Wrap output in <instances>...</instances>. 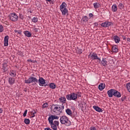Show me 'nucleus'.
<instances>
[{
    "instance_id": "f257e3e1",
    "label": "nucleus",
    "mask_w": 130,
    "mask_h": 130,
    "mask_svg": "<svg viewBox=\"0 0 130 130\" xmlns=\"http://www.w3.org/2000/svg\"><path fill=\"white\" fill-rule=\"evenodd\" d=\"M25 84H31V83H34V85H36L37 83H39V86L43 87V85H45V79H44L43 77H39V79L34 77H29L27 80H24Z\"/></svg>"
},
{
    "instance_id": "f03ea898",
    "label": "nucleus",
    "mask_w": 130,
    "mask_h": 130,
    "mask_svg": "<svg viewBox=\"0 0 130 130\" xmlns=\"http://www.w3.org/2000/svg\"><path fill=\"white\" fill-rule=\"evenodd\" d=\"M59 117L55 115H51L49 117L48 120L51 126V128L53 130H57V126L59 125V122L54 119H59ZM53 120H54L53 121Z\"/></svg>"
},
{
    "instance_id": "7ed1b4c3",
    "label": "nucleus",
    "mask_w": 130,
    "mask_h": 130,
    "mask_svg": "<svg viewBox=\"0 0 130 130\" xmlns=\"http://www.w3.org/2000/svg\"><path fill=\"white\" fill-rule=\"evenodd\" d=\"M60 122L61 124H64L66 126H70L72 124L71 121L66 116H62L60 118Z\"/></svg>"
},
{
    "instance_id": "20e7f679",
    "label": "nucleus",
    "mask_w": 130,
    "mask_h": 130,
    "mask_svg": "<svg viewBox=\"0 0 130 130\" xmlns=\"http://www.w3.org/2000/svg\"><path fill=\"white\" fill-rule=\"evenodd\" d=\"M60 10L62 13V15L66 16L69 13L68 9H67V3L63 2L60 6Z\"/></svg>"
},
{
    "instance_id": "39448f33",
    "label": "nucleus",
    "mask_w": 130,
    "mask_h": 130,
    "mask_svg": "<svg viewBox=\"0 0 130 130\" xmlns=\"http://www.w3.org/2000/svg\"><path fill=\"white\" fill-rule=\"evenodd\" d=\"M66 99L67 100H69V101H72V100L76 101V100L77 99V94H76V93L75 92L68 94L66 95Z\"/></svg>"
},
{
    "instance_id": "423d86ee",
    "label": "nucleus",
    "mask_w": 130,
    "mask_h": 130,
    "mask_svg": "<svg viewBox=\"0 0 130 130\" xmlns=\"http://www.w3.org/2000/svg\"><path fill=\"white\" fill-rule=\"evenodd\" d=\"M9 19L12 22H17L18 21V19H19V17L17 15L16 13H11L9 15Z\"/></svg>"
},
{
    "instance_id": "0eeeda50",
    "label": "nucleus",
    "mask_w": 130,
    "mask_h": 130,
    "mask_svg": "<svg viewBox=\"0 0 130 130\" xmlns=\"http://www.w3.org/2000/svg\"><path fill=\"white\" fill-rule=\"evenodd\" d=\"M51 108L50 109L51 110H52L53 111V112H54L55 113V112H56V111H58V106H59V105H54L53 104L52 106L50 105Z\"/></svg>"
},
{
    "instance_id": "6e6552de",
    "label": "nucleus",
    "mask_w": 130,
    "mask_h": 130,
    "mask_svg": "<svg viewBox=\"0 0 130 130\" xmlns=\"http://www.w3.org/2000/svg\"><path fill=\"white\" fill-rule=\"evenodd\" d=\"M114 91L115 89H111L107 91V94L109 97V98H111L114 96Z\"/></svg>"
},
{
    "instance_id": "1a4fd4ad",
    "label": "nucleus",
    "mask_w": 130,
    "mask_h": 130,
    "mask_svg": "<svg viewBox=\"0 0 130 130\" xmlns=\"http://www.w3.org/2000/svg\"><path fill=\"white\" fill-rule=\"evenodd\" d=\"M108 61L106 60V58H103L102 60L101 61V66H103V67H107L108 66Z\"/></svg>"
},
{
    "instance_id": "9d476101",
    "label": "nucleus",
    "mask_w": 130,
    "mask_h": 130,
    "mask_svg": "<svg viewBox=\"0 0 130 130\" xmlns=\"http://www.w3.org/2000/svg\"><path fill=\"white\" fill-rule=\"evenodd\" d=\"M2 70L4 73H7V72H8V70H9V68H8V65L7 63H4L3 64Z\"/></svg>"
},
{
    "instance_id": "9b49d317",
    "label": "nucleus",
    "mask_w": 130,
    "mask_h": 130,
    "mask_svg": "<svg viewBox=\"0 0 130 130\" xmlns=\"http://www.w3.org/2000/svg\"><path fill=\"white\" fill-rule=\"evenodd\" d=\"M9 46V36H6L4 38V46Z\"/></svg>"
},
{
    "instance_id": "f8f14e48",
    "label": "nucleus",
    "mask_w": 130,
    "mask_h": 130,
    "mask_svg": "<svg viewBox=\"0 0 130 130\" xmlns=\"http://www.w3.org/2000/svg\"><path fill=\"white\" fill-rule=\"evenodd\" d=\"M114 96L116 98H120L121 97V94L118 91L115 89L114 91Z\"/></svg>"
},
{
    "instance_id": "ddd939ff",
    "label": "nucleus",
    "mask_w": 130,
    "mask_h": 130,
    "mask_svg": "<svg viewBox=\"0 0 130 130\" xmlns=\"http://www.w3.org/2000/svg\"><path fill=\"white\" fill-rule=\"evenodd\" d=\"M58 100L62 104H64L67 102V99L64 96H61Z\"/></svg>"
},
{
    "instance_id": "4468645a",
    "label": "nucleus",
    "mask_w": 130,
    "mask_h": 130,
    "mask_svg": "<svg viewBox=\"0 0 130 130\" xmlns=\"http://www.w3.org/2000/svg\"><path fill=\"white\" fill-rule=\"evenodd\" d=\"M93 109H94V110L97 111V112H103V110H102V109H101V108H100L98 106H93Z\"/></svg>"
},
{
    "instance_id": "2eb2a0df",
    "label": "nucleus",
    "mask_w": 130,
    "mask_h": 130,
    "mask_svg": "<svg viewBox=\"0 0 130 130\" xmlns=\"http://www.w3.org/2000/svg\"><path fill=\"white\" fill-rule=\"evenodd\" d=\"M113 40H114L115 43H118L120 41V38L118 36H114L113 37Z\"/></svg>"
},
{
    "instance_id": "dca6fc26",
    "label": "nucleus",
    "mask_w": 130,
    "mask_h": 130,
    "mask_svg": "<svg viewBox=\"0 0 130 130\" xmlns=\"http://www.w3.org/2000/svg\"><path fill=\"white\" fill-rule=\"evenodd\" d=\"M9 83L10 85H13V84H15V79L13 77H10L9 78Z\"/></svg>"
},
{
    "instance_id": "f3484780",
    "label": "nucleus",
    "mask_w": 130,
    "mask_h": 130,
    "mask_svg": "<svg viewBox=\"0 0 130 130\" xmlns=\"http://www.w3.org/2000/svg\"><path fill=\"white\" fill-rule=\"evenodd\" d=\"M88 17L87 16H83L82 19H81V22H83V24L86 23V22H88Z\"/></svg>"
},
{
    "instance_id": "a211bd4d",
    "label": "nucleus",
    "mask_w": 130,
    "mask_h": 130,
    "mask_svg": "<svg viewBox=\"0 0 130 130\" xmlns=\"http://www.w3.org/2000/svg\"><path fill=\"white\" fill-rule=\"evenodd\" d=\"M92 59L95 60V59H98V55L96 53H93L90 56Z\"/></svg>"
},
{
    "instance_id": "6ab92c4d",
    "label": "nucleus",
    "mask_w": 130,
    "mask_h": 130,
    "mask_svg": "<svg viewBox=\"0 0 130 130\" xmlns=\"http://www.w3.org/2000/svg\"><path fill=\"white\" fill-rule=\"evenodd\" d=\"M105 88V84L101 83L99 85V89L100 91H102Z\"/></svg>"
},
{
    "instance_id": "aec40b11",
    "label": "nucleus",
    "mask_w": 130,
    "mask_h": 130,
    "mask_svg": "<svg viewBox=\"0 0 130 130\" xmlns=\"http://www.w3.org/2000/svg\"><path fill=\"white\" fill-rule=\"evenodd\" d=\"M49 86L51 89H54L55 88H56V85H55V83H51L49 84Z\"/></svg>"
},
{
    "instance_id": "412c9836",
    "label": "nucleus",
    "mask_w": 130,
    "mask_h": 130,
    "mask_svg": "<svg viewBox=\"0 0 130 130\" xmlns=\"http://www.w3.org/2000/svg\"><path fill=\"white\" fill-rule=\"evenodd\" d=\"M24 35H25V36H26V37H31V36H32V34H31V32H29V31L28 30H26L24 32Z\"/></svg>"
},
{
    "instance_id": "4be33fe9",
    "label": "nucleus",
    "mask_w": 130,
    "mask_h": 130,
    "mask_svg": "<svg viewBox=\"0 0 130 130\" xmlns=\"http://www.w3.org/2000/svg\"><path fill=\"white\" fill-rule=\"evenodd\" d=\"M93 7L94 9H98V8H100L101 7V5H100L99 3H94L93 4Z\"/></svg>"
},
{
    "instance_id": "5701e85b",
    "label": "nucleus",
    "mask_w": 130,
    "mask_h": 130,
    "mask_svg": "<svg viewBox=\"0 0 130 130\" xmlns=\"http://www.w3.org/2000/svg\"><path fill=\"white\" fill-rule=\"evenodd\" d=\"M112 50L113 52H118V49L117 48V47H116V46H113L112 47Z\"/></svg>"
},
{
    "instance_id": "b1692460",
    "label": "nucleus",
    "mask_w": 130,
    "mask_h": 130,
    "mask_svg": "<svg viewBox=\"0 0 130 130\" xmlns=\"http://www.w3.org/2000/svg\"><path fill=\"white\" fill-rule=\"evenodd\" d=\"M112 10L113 12H116L117 11V6L116 5H113L112 6Z\"/></svg>"
},
{
    "instance_id": "393cba45",
    "label": "nucleus",
    "mask_w": 130,
    "mask_h": 130,
    "mask_svg": "<svg viewBox=\"0 0 130 130\" xmlns=\"http://www.w3.org/2000/svg\"><path fill=\"white\" fill-rule=\"evenodd\" d=\"M108 22L106 21L105 22L102 23L101 24V26H102V27H108Z\"/></svg>"
},
{
    "instance_id": "a878e982",
    "label": "nucleus",
    "mask_w": 130,
    "mask_h": 130,
    "mask_svg": "<svg viewBox=\"0 0 130 130\" xmlns=\"http://www.w3.org/2000/svg\"><path fill=\"white\" fill-rule=\"evenodd\" d=\"M66 112L68 115H72V110H71V109H66Z\"/></svg>"
},
{
    "instance_id": "bb28decb",
    "label": "nucleus",
    "mask_w": 130,
    "mask_h": 130,
    "mask_svg": "<svg viewBox=\"0 0 130 130\" xmlns=\"http://www.w3.org/2000/svg\"><path fill=\"white\" fill-rule=\"evenodd\" d=\"M24 123H25V124H30V119L25 118L24 120Z\"/></svg>"
},
{
    "instance_id": "cd10ccee",
    "label": "nucleus",
    "mask_w": 130,
    "mask_h": 130,
    "mask_svg": "<svg viewBox=\"0 0 130 130\" xmlns=\"http://www.w3.org/2000/svg\"><path fill=\"white\" fill-rule=\"evenodd\" d=\"M32 22L34 23H37L38 22V18L37 17H34L32 19Z\"/></svg>"
},
{
    "instance_id": "c85d7f7f",
    "label": "nucleus",
    "mask_w": 130,
    "mask_h": 130,
    "mask_svg": "<svg viewBox=\"0 0 130 130\" xmlns=\"http://www.w3.org/2000/svg\"><path fill=\"white\" fill-rule=\"evenodd\" d=\"M14 32L15 33H17V34H19L20 35L22 34V31L20 30L15 29Z\"/></svg>"
},
{
    "instance_id": "c756f323",
    "label": "nucleus",
    "mask_w": 130,
    "mask_h": 130,
    "mask_svg": "<svg viewBox=\"0 0 130 130\" xmlns=\"http://www.w3.org/2000/svg\"><path fill=\"white\" fill-rule=\"evenodd\" d=\"M77 52L79 54H81L83 53V50H82L81 49H77Z\"/></svg>"
},
{
    "instance_id": "7c9ffc66",
    "label": "nucleus",
    "mask_w": 130,
    "mask_h": 130,
    "mask_svg": "<svg viewBox=\"0 0 130 130\" xmlns=\"http://www.w3.org/2000/svg\"><path fill=\"white\" fill-rule=\"evenodd\" d=\"M37 112L35 111V110H33L31 111V117L33 118V117H35V114H36Z\"/></svg>"
},
{
    "instance_id": "2f4dec72",
    "label": "nucleus",
    "mask_w": 130,
    "mask_h": 130,
    "mask_svg": "<svg viewBox=\"0 0 130 130\" xmlns=\"http://www.w3.org/2000/svg\"><path fill=\"white\" fill-rule=\"evenodd\" d=\"M47 107H48V104L47 103H45L42 105V108H46Z\"/></svg>"
},
{
    "instance_id": "473e14b6",
    "label": "nucleus",
    "mask_w": 130,
    "mask_h": 130,
    "mask_svg": "<svg viewBox=\"0 0 130 130\" xmlns=\"http://www.w3.org/2000/svg\"><path fill=\"white\" fill-rule=\"evenodd\" d=\"M118 7H119V9H120V10H121V9H123V7H124L123 6V4H119V5H118Z\"/></svg>"
},
{
    "instance_id": "72a5a7b5",
    "label": "nucleus",
    "mask_w": 130,
    "mask_h": 130,
    "mask_svg": "<svg viewBox=\"0 0 130 130\" xmlns=\"http://www.w3.org/2000/svg\"><path fill=\"white\" fill-rule=\"evenodd\" d=\"M19 18L21 20H24V16L22 15V13H19Z\"/></svg>"
},
{
    "instance_id": "f704fd0d",
    "label": "nucleus",
    "mask_w": 130,
    "mask_h": 130,
    "mask_svg": "<svg viewBox=\"0 0 130 130\" xmlns=\"http://www.w3.org/2000/svg\"><path fill=\"white\" fill-rule=\"evenodd\" d=\"M10 75L11 77H16V73H14V71H12Z\"/></svg>"
},
{
    "instance_id": "c9c22d12",
    "label": "nucleus",
    "mask_w": 130,
    "mask_h": 130,
    "mask_svg": "<svg viewBox=\"0 0 130 130\" xmlns=\"http://www.w3.org/2000/svg\"><path fill=\"white\" fill-rule=\"evenodd\" d=\"M4 31V26L3 25H0V33Z\"/></svg>"
},
{
    "instance_id": "e433bc0d",
    "label": "nucleus",
    "mask_w": 130,
    "mask_h": 130,
    "mask_svg": "<svg viewBox=\"0 0 130 130\" xmlns=\"http://www.w3.org/2000/svg\"><path fill=\"white\" fill-rule=\"evenodd\" d=\"M61 106L59 105V106H58V112H59L60 113H62V111H61V107H60Z\"/></svg>"
},
{
    "instance_id": "4c0bfd02",
    "label": "nucleus",
    "mask_w": 130,
    "mask_h": 130,
    "mask_svg": "<svg viewBox=\"0 0 130 130\" xmlns=\"http://www.w3.org/2000/svg\"><path fill=\"white\" fill-rule=\"evenodd\" d=\"M76 97H77V98H78V97H81V96H82V94H81V92H77L76 93Z\"/></svg>"
},
{
    "instance_id": "58836bf2",
    "label": "nucleus",
    "mask_w": 130,
    "mask_h": 130,
    "mask_svg": "<svg viewBox=\"0 0 130 130\" xmlns=\"http://www.w3.org/2000/svg\"><path fill=\"white\" fill-rule=\"evenodd\" d=\"M125 99H126V96L124 95L121 98V101L122 102H123L124 100H125Z\"/></svg>"
},
{
    "instance_id": "ea45409f",
    "label": "nucleus",
    "mask_w": 130,
    "mask_h": 130,
    "mask_svg": "<svg viewBox=\"0 0 130 130\" xmlns=\"http://www.w3.org/2000/svg\"><path fill=\"white\" fill-rule=\"evenodd\" d=\"M27 112H28V110H25L23 115L24 117H26V115H27Z\"/></svg>"
},
{
    "instance_id": "a19ab883",
    "label": "nucleus",
    "mask_w": 130,
    "mask_h": 130,
    "mask_svg": "<svg viewBox=\"0 0 130 130\" xmlns=\"http://www.w3.org/2000/svg\"><path fill=\"white\" fill-rule=\"evenodd\" d=\"M61 111L62 112V110L64 109V106H63V104H62L61 106H60Z\"/></svg>"
},
{
    "instance_id": "79ce46f5",
    "label": "nucleus",
    "mask_w": 130,
    "mask_h": 130,
    "mask_svg": "<svg viewBox=\"0 0 130 130\" xmlns=\"http://www.w3.org/2000/svg\"><path fill=\"white\" fill-rule=\"evenodd\" d=\"M112 25H113L112 22H108V27H109V26H112Z\"/></svg>"
},
{
    "instance_id": "37998d69",
    "label": "nucleus",
    "mask_w": 130,
    "mask_h": 130,
    "mask_svg": "<svg viewBox=\"0 0 130 130\" xmlns=\"http://www.w3.org/2000/svg\"><path fill=\"white\" fill-rule=\"evenodd\" d=\"M89 130H96V129L95 126H93V127H90Z\"/></svg>"
},
{
    "instance_id": "c03bdc74",
    "label": "nucleus",
    "mask_w": 130,
    "mask_h": 130,
    "mask_svg": "<svg viewBox=\"0 0 130 130\" xmlns=\"http://www.w3.org/2000/svg\"><path fill=\"white\" fill-rule=\"evenodd\" d=\"M43 86H44V87H47V86H49V84L46 83V82H45V84H43Z\"/></svg>"
},
{
    "instance_id": "a18cd8bd",
    "label": "nucleus",
    "mask_w": 130,
    "mask_h": 130,
    "mask_svg": "<svg viewBox=\"0 0 130 130\" xmlns=\"http://www.w3.org/2000/svg\"><path fill=\"white\" fill-rule=\"evenodd\" d=\"M34 30L35 32H38V29L37 28H34Z\"/></svg>"
},
{
    "instance_id": "49530a36",
    "label": "nucleus",
    "mask_w": 130,
    "mask_h": 130,
    "mask_svg": "<svg viewBox=\"0 0 130 130\" xmlns=\"http://www.w3.org/2000/svg\"><path fill=\"white\" fill-rule=\"evenodd\" d=\"M89 17H90V18H92V17H93V14L89 13Z\"/></svg>"
},
{
    "instance_id": "de8ad7c7",
    "label": "nucleus",
    "mask_w": 130,
    "mask_h": 130,
    "mask_svg": "<svg viewBox=\"0 0 130 130\" xmlns=\"http://www.w3.org/2000/svg\"><path fill=\"white\" fill-rule=\"evenodd\" d=\"M83 105L82 104V106H80V107H81V109L82 110H83V109H84V106H83Z\"/></svg>"
},
{
    "instance_id": "09e8293b",
    "label": "nucleus",
    "mask_w": 130,
    "mask_h": 130,
    "mask_svg": "<svg viewBox=\"0 0 130 130\" xmlns=\"http://www.w3.org/2000/svg\"><path fill=\"white\" fill-rule=\"evenodd\" d=\"M3 109H2V108H0V114L3 113Z\"/></svg>"
},
{
    "instance_id": "8fccbe9b",
    "label": "nucleus",
    "mask_w": 130,
    "mask_h": 130,
    "mask_svg": "<svg viewBox=\"0 0 130 130\" xmlns=\"http://www.w3.org/2000/svg\"><path fill=\"white\" fill-rule=\"evenodd\" d=\"M94 26H98V23L95 22V23H94Z\"/></svg>"
},
{
    "instance_id": "3c124183",
    "label": "nucleus",
    "mask_w": 130,
    "mask_h": 130,
    "mask_svg": "<svg viewBox=\"0 0 130 130\" xmlns=\"http://www.w3.org/2000/svg\"><path fill=\"white\" fill-rule=\"evenodd\" d=\"M97 59H98V60H99V62H101V58H100L98 57Z\"/></svg>"
},
{
    "instance_id": "603ef678",
    "label": "nucleus",
    "mask_w": 130,
    "mask_h": 130,
    "mask_svg": "<svg viewBox=\"0 0 130 130\" xmlns=\"http://www.w3.org/2000/svg\"><path fill=\"white\" fill-rule=\"evenodd\" d=\"M27 61H29V62H33V60H32L31 59H28Z\"/></svg>"
},
{
    "instance_id": "864d4df0",
    "label": "nucleus",
    "mask_w": 130,
    "mask_h": 130,
    "mask_svg": "<svg viewBox=\"0 0 130 130\" xmlns=\"http://www.w3.org/2000/svg\"><path fill=\"white\" fill-rule=\"evenodd\" d=\"M122 38L123 40H126V38L125 36H123Z\"/></svg>"
},
{
    "instance_id": "5fc2aeb1",
    "label": "nucleus",
    "mask_w": 130,
    "mask_h": 130,
    "mask_svg": "<svg viewBox=\"0 0 130 130\" xmlns=\"http://www.w3.org/2000/svg\"><path fill=\"white\" fill-rule=\"evenodd\" d=\"M127 41H128V42H130V38H128L127 39Z\"/></svg>"
},
{
    "instance_id": "6e6d98bb",
    "label": "nucleus",
    "mask_w": 130,
    "mask_h": 130,
    "mask_svg": "<svg viewBox=\"0 0 130 130\" xmlns=\"http://www.w3.org/2000/svg\"><path fill=\"white\" fill-rule=\"evenodd\" d=\"M72 109H73V110H75L76 108H75V107H72Z\"/></svg>"
},
{
    "instance_id": "4d7b16f0",
    "label": "nucleus",
    "mask_w": 130,
    "mask_h": 130,
    "mask_svg": "<svg viewBox=\"0 0 130 130\" xmlns=\"http://www.w3.org/2000/svg\"><path fill=\"white\" fill-rule=\"evenodd\" d=\"M51 4L52 5H53V4H54V2H53V1H52V2H51Z\"/></svg>"
},
{
    "instance_id": "13d9d810",
    "label": "nucleus",
    "mask_w": 130,
    "mask_h": 130,
    "mask_svg": "<svg viewBox=\"0 0 130 130\" xmlns=\"http://www.w3.org/2000/svg\"><path fill=\"white\" fill-rule=\"evenodd\" d=\"M46 2H51V0H46Z\"/></svg>"
},
{
    "instance_id": "bf43d9fd",
    "label": "nucleus",
    "mask_w": 130,
    "mask_h": 130,
    "mask_svg": "<svg viewBox=\"0 0 130 130\" xmlns=\"http://www.w3.org/2000/svg\"><path fill=\"white\" fill-rule=\"evenodd\" d=\"M33 62L34 63L35 62H37V61H36V60H35V61L33 60V62Z\"/></svg>"
},
{
    "instance_id": "052dcab7",
    "label": "nucleus",
    "mask_w": 130,
    "mask_h": 130,
    "mask_svg": "<svg viewBox=\"0 0 130 130\" xmlns=\"http://www.w3.org/2000/svg\"><path fill=\"white\" fill-rule=\"evenodd\" d=\"M84 105H86V103H84Z\"/></svg>"
},
{
    "instance_id": "680f3d73",
    "label": "nucleus",
    "mask_w": 130,
    "mask_h": 130,
    "mask_svg": "<svg viewBox=\"0 0 130 130\" xmlns=\"http://www.w3.org/2000/svg\"><path fill=\"white\" fill-rule=\"evenodd\" d=\"M24 91H25V92H27V90H25Z\"/></svg>"
},
{
    "instance_id": "e2e57ef3",
    "label": "nucleus",
    "mask_w": 130,
    "mask_h": 130,
    "mask_svg": "<svg viewBox=\"0 0 130 130\" xmlns=\"http://www.w3.org/2000/svg\"><path fill=\"white\" fill-rule=\"evenodd\" d=\"M30 13H31V12L30 11Z\"/></svg>"
}]
</instances>
